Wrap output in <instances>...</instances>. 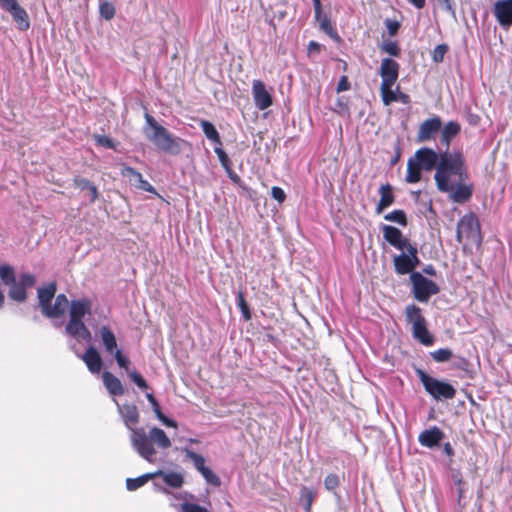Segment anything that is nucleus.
Here are the masks:
<instances>
[{"mask_svg": "<svg viewBox=\"0 0 512 512\" xmlns=\"http://www.w3.org/2000/svg\"><path fill=\"white\" fill-rule=\"evenodd\" d=\"M434 180L437 189L448 193L449 199L458 204L468 202L474 191L465 156L461 150L440 153V161L436 167Z\"/></svg>", "mask_w": 512, "mask_h": 512, "instance_id": "1", "label": "nucleus"}, {"mask_svg": "<svg viewBox=\"0 0 512 512\" xmlns=\"http://www.w3.org/2000/svg\"><path fill=\"white\" fill-rule=\"evenodd\" d=\"M117 406L125 426L131 431V444L142 458L148 462H154L156 454L154 445L160 449H167L171 446V441L163 429L153 427L147 434L144 428L135 427L140 420L139 411L135 404L119 405L117 403Z\"/></svg>", "mask_w": 512, "mask_h": 512, "instance_id": "2", "label": "nucleus"}, {"mask_svg": "<svg viewBox=\"0 0 512 512\" xmlns=\"http://www.w3.org/2000/svg\"><path fill=\"white\" fill-rule=\"evenodd\" d=\"M145 120L144 134L150 142L159 150L171 155H178L181 152L182 144L185 143V140L172 135L168 129L159 124L149 113L145 114Z\"/></svg>", "mask_w": 512, "mask_h": 512, "instance_id": "3", "label": "nucleus"}, {"mask_svg": "<svg viewBox=\"0 0 512 512\" xmlns=\"http://www.w3.org/2000/svg\"><path fill=\"white\" fill-rule=\"evenodd\" d=\"M425 391L435 400H451L456 396V389L448 382L428 375L422 369L416 370Z\"/></svg>", "mask_w": 512, "mask_h": 512, "instance_id": "4", "label": "nucleus"}, {"mask_svg": "<svg viewBox=\"0 0 512 512\" xmlns=\"http://www.w3.org/2000/svg\"><path fill=\"white\" fill-rule=\"evenodd\" d=\"M463 238L474 243H480L482 240L480 223L478 217L473 212L465 214L458 221L456 240L458 243H462Z\"/></svg>", "mask_w": 512, "mask_h": 512, "instance_id": "5", "label": "nucleus"}, {"mask_svg": "<svg viewBox=\"0 0 512 512\" xmlns=\"http://www.w3.org/2000/svg\"><path fill=\"white\" fill-rule=\"evenodd\" d=\"M410 281L413 296L421 303H427L431 296L440 292L439 286L434 281L424 277L420 272H412Z\"/></svg>", "mask_w": 512, "mask_h": 512, "instance_id": "6", "label": "nucleus"}, {"mask_svg": "<svg viewBox=\"0 0 512 512\" xmlns=\"http://www.w3.org/2000/svg\"><path fill=\"white\" fill-rule=\"evenodd\" d=\"M407 253L395 255L393 264L395 272L399 275L412 274L414 269L419 265L418 249L415 245L405 248Z\"/></svg>", "mask_w": 512, "mask_h": 512, "instance_id": "7", "label": "nucleus"}, {"mask_svg": "<svg viewBox=\"0 0 512 512\" xmlns=\"http://www.w3.org/2000/svg\"><path fill=\"white\" fill-rule=\"evenodd\" d=\"M36 279L33 274L23 273L19 276L18 281L15 280L14 283H11L10 289L8 291V296L10 299L22 303L27 299L28 288H32L35 285Z\"/></svg>", "mask_w": 512, "mask_h": 512, "instance_id": "8", "label": "nucleus"}, {"mask_svg": "<svg viewBox=\"0 0 512 512\" xmlns=\"http://www.w3.org/2000/svg\"><path fill=\"white\" fill-rule=\"evenodd\" d=\"M0 7L11 14L19 30L27 31L30 28L28 13L17 0H0Z\"/></svg>", "mask_w": 512, "mask_h": 512, "instance_id": "9", "label": "nucleus"}, {"mask_svg": "<svg viewBox=\"0 0 512 512\" xmlns=\"http://www.w3.org/2000/svg\"><path fill=\"white\" fill-rule=\"evenodd\" d=\"M442 121L439 116H434L424 120L417 132L416 140L418 143L430 141L435 138V135L441 130Z\"/></svg>", "mask_w": 512, "mask_h": 512, "instance_id": "10", "label": "nucleus"}, {"mask_svg": "<svg viewBox=\"0 0 512 512\" xmlns=\"http://www.w3.org/2000/svg\"><path fill=\"white\" fill-rule=\"evenodd\" d=\"M383 238L394 248L398 250H404L407 247L412 246L409 239L406 238L402 231L395 226L383 225L382 228Z\"/></svg>", "mask_w": 512, "mask_h": 512, "instance_id": "11", "label": "nucleus"}, {"mask_svg": "<svg viewBox=\"0 0 512 512\" xmlns=\"http://www.w3.org/2000/svg\"><path fill=\"white\" fill-rule=\"evenodd\" d=\"M493 14L504 29L512 26V0H498L494 3Z\"/></svg>", "mask_w": 512, "mask_h": 512, "instance_id": "12", "label": "nucleus"}, {"mask_svg": "<svg viewBox=\"0 0 512 512\" xmlns=\"http://www.w3.org/2000/svg\"><path fill=\"white\" fill-rule=\"evenodd\" d=\"M413 158L419 163L423 170L432 171L433 169L436 170L438 162L440 161V153L438 154L431 148L422 147L415 152Z\"/></svg>", "mask_w": 512, "mask_h": 512, "instance_id": "13", "label": "nucleus"}, {"mask_svg": "<svg viewBox=\"0 0 512 512\" xmlns=\"http://www.w3.org/2000/svg\"><path fill=\"white\" fill-rule=\"evenodd\" d=\"M252 94L255 106L259 110H265L273 103L271 94L266 90L265 84L261 80L253 81Z\"/></svg>", "mask_w": 512, "mask_h": 512, "instance_id": "14", "label": "nucleus"}, {"mask_svg": "<svg viewBox=\"0 0 512 512\" xmlns=\"http://www.w3.org/2000/svg\"><path fill=\"white\" fill-rule=\"evenodd\" d=\"M400 65L392 58H384L381 61L379 75L382 78L381 83H395L399 76Z\"/></svg>", "mask_w": 512, "mask_h": 512, "instance_id": "15", "label": "nucleus"}, {"mask_svg": "<svg viewBox=\"0 0 512 512\" xmlns=\"http://www.w3.org/2000/svg\"><path fill=\"white\" fill-rule=\"evenodd\" d=\"M444 437V432L439 427L433 426L430 429L423 430L418 436V441L424 447L434 448L440 444Z\"/></svg>", "mask_w": 512, "mask_h": 512, "instance_id": "16", "label": "nucleus"}, {"mask_svg": "<svg viewBox=\"0 0 512 512\" xmlns=\"http://www.w3.org/2000/svg\"><path fill=\"white\" fill-rule=\"evenodd\" d=\"M56 290V283L51 282L48 283L46 286L39 288L37 291L39 307L44 316L47 315V312L51 306V301L55 296Z\"/></svg>", "mask_w": 512, "mask_h": 512, "instance_id": "17", "label": "nucleus"}, {"mask_svg": "<svg viewBox=\"0 0 512 512\" xmlns=\"http://www.w3.org/2000/svg\"><path fill=\"white\" fill-rule=\"evenodd\" d=\"M81 359L91 373L97 374L101 371L103 361L99 352L94 347L87 348Z\"/></svg>", "mask_w": 512, "mask_h": 512, "instance_id": "18", "label": "nucleus"}, {"mask_svg": "<svg viewBox=\"0 0 512 512\" xmlns=\"http://www.w3.org/2000/svg\"><path fill=\"white\" fill-rule=\"evenodd\" d=\"M378 192L380 194V199L375 211L377 214H381L385 209L394 203L395 195L393 192V187L389 183L381 185Z\"/></svg>", "mask_w": 512, "mask_h": 512, "instance_id": "19", "label": "nucleus"}, {"mask_svg": "<svg viewBox=\"0 0 512 512\" xmlns=\"http://www.w3.org/2000/svg\"><path fill=\"white\" fill-rule=\"evenodd\" d=\"M92 302L88 298L73 300L70 303L69 318L83 319L86 314L91 313Z\"/></svg>", "mask_w": 512, "mask_h": 512, "instance_id": "20", "label": "nucleus"}, {"mask_svg": "<svg viewBox=\"0 0 512 512\" xmlns=\"http://www.w3.org/2000/svg\"><path fill=\"white\" fill-rule=\"evenodd\" d=\"M102 380L105 388L112 396H122L124 394V387L121 381L111 372L104 371Z\"/></svg>", "mask_w": 512, "mask_h": 512, "instance_id": "21", "label": "nucleus"}, {"mask_svg": "<svg viewBox=\"0 0 512 512\" xmlns=\"http://www.w3.org/2000/svg\"><path fill=\"white\" fill-rule=\"evenodd\" d=\"M65 329L66 332L73 337L82 336L84 339H89L91 336L89 329L83 322V319L69 318Z\"/></svg>", "mask_w": 512, "mask_h": 512, "instance_id": "22", "label": "nucleus"}, {"mask_svg": "<svg viewBox=\"0 0 512 512\" xmlns=\"http://www.w3.org/2000/svg\"><path fill=\"white\" fill-rule=\"evenodd\" d=\"M99 334L106 352L113 354L118 350L116 336L108 326H102L99 330Z\"/></svg>", "mask_w": 512, "mask_h": 512, "instance_id": "23", "label": "nucleus"}, {"mask_svg": "<svg viewBox=\"0 0 512 512\" xmlns=\"http://www.w3.org/2000/svg\"><path fill=\"white\" fill-rule=\"evenodd\" d=\"M73 185L74 187L80 189V190H87L90 196L89 202L92 204L94 203L98 197L99 192L95 184H93L91 181H89L86 178H83L81 176H76L73 178Z\"/></svg>", "mask_w": 512, "mask_h": 512, "instance_id": "24", "label": "nucleus"}, {"mask_svg": "<svg viewBox=\"0 0 512 512\" xmlns=\"http://www.w3.org/2000/svg\"><path fill=\"white\" fill-rule=\"evenodd\" d=\"M414 339L424 346H431L434 343V337L427 328V321L412 328Z\"/></svg>", "mask_w": 512, "mask_h": 512, "instance_id": "25", "label": "nucleus"}, {"mask_svg": "<svg viewBox=\"0 0 512 512\" xmlns=\"http://www.w3.org/2000/svg\"><path fill=\"white\" fill-rule=\"evenodd\" d=\"M68 305H69V301L65 294L57 295L55 298V302L53 305L50 306L46 317H48V318L61 317L65 313Z\"/></svg>", "mask_w": 512, "mask_h": 512, "instance_id": "26", "label": "nucleus"}, {"mask_svg": "<svg viewBox=\"0 0 512 512\" xmlns=\"http://www.w3.org/2000/svg\"><path fill=\"white\" fill-rule=\"evenodd\" d=\"M461 126L456 121H449L441 130V142L448 148L452 139L460 133Z\"/></svg>", "mask_w": 512, "mask_h": 512, "instance_id": "27", "label": "nucleus"}, {"mask_svg": "<svg viewBox=\"0 0 512 512\" xmlns=\"http://www.w3.org/2000/svg\"><path fill=\"white\" fill-rule=\"evenodd\" d=\"M422 167L414 158H409L407 161V173L405 181L407 183H418L422 178Z\"/></svg>", "mask_w": 512, "mask_h": 512, "instance_id": "28", "label": "nucleus"}, {"mask_svg": "<svg viewBox=\"0 0 512 512\" xmlns=\"http://www.w3.org/2000/svg\"><path fill=\"white\" fill-rule=\"evenodd\" d=\"M406 321L414 326L420 325L426 322L425 317L422 315V310L415 304H410L405 308Z\"/></svg>", "mask_w": 512, "mask_h": 512, "instance_id": "29", "label": "nucleus"}, {"mask_svg": "<svg viewBox=\"0 0 512 512\" xmlns=\"http://www.w3.org/2000/svg\"><path fill=\"white\" fill-rule=\"evenodd\" d=\"M315 18L317 21H319L320 29L325 32L330 38H332L336 42H340L341 38L339 34L337 33L336 29L333 27L330 18L322 13V10L320 11V16H316Z\"/></svg>", "mask_w": 512, "mask_h": 512, "instance_id": "30", "label": "nucleus"}, {"mask_svg": "<svg viewBox=\"0 0 512 512\" xmlns=\"http://www.w3.org/2000/svg\"><path fill=\"white\" fill-rule=\"evenodd\" d=\"M316 498V492L307 486H302L300 489L299 500L303 505L305 512H311L313 502Z\"/></svg>", "mask_w": 512, "mask_h": 512, "instance_id": "31", "label": "nucleus"}, {"mask_svg": "<svg viewBox=\"0 0 512 512\" xmlns=\"http://www.w3.org/2000/svg\"><path fill=\"white\" fill-rule=\"evenodd\" d=\"M159 474H160V472H154V473H147V474L141 475L137 478H128L126 480V488L129 491H135L138 488L145 485L150 479L157 477Z\"/></svg>", "mask_w": 512, "mask_h": 512, "instance_id": "32", "label": "nucleus"}, {"mask_svg": "<svg viewBox=\"0 0 512 512\" xmlns=\"http://www.w3.org/2000/svg\"><path fill=\"white\" fill-rule=\"evenodd\" d=\"M157 472H160V474L158 476H161L163 478V481L167 486H169L171 488H175V489L182 487V485L184 483V478L180 473H177V472L165 473L161 470H158Z\"/></svg>", "mask_w": 512, "mask_h": 512, "instance_id": "33", "label": "nucleus"}, {"mask_svg": "<svg viewBox=\"0 0 512 512\" xmlns=\"http://www.w3.org/2000/svg\"><path fill=\"white\" fill-rule=\"evenodd\" d=\"M200 126L202 128L203 133L209 140L220 146L222 145L220 135L215 126L211 122L207 120H201Z\"/></svg>", "mask_w": 512, "mask_h": 512, "instance_id": "34", "label": "nucleus"}, {"mask_svg": "<svg viewBox=\"0 0 512 512\" xmlns=\"http://www.w3.org/2000/svg\"><path fill=\"white\" fill-rule=\"evenodd\" d=\"M395 83H381L380 93L383 104L388 106L393 102H396V92L392 90Z\"/></svg>", "mask_w": 512, "mask_h": 512, "instance_id": "35", "label": "nucleus"}, {"mask_svg": "<svg viewBox=\"0 0 512 512\" xmlns=\"http://www.w3.org/2000/svg\"><path fill=\"white\" fill-rule=\"evenodd\" d=\"M183 452L185 453L186 457L193 462L194 467L199 473H201L204 469L207 468V466L205 465V458L202 455L188 448H184Z\"/></svg>", "mask_w": 512, "mask_h": 512, "instance_id": "36", "label": "nucleus"}, {"mask_svg": "<svg viewBox=\"0 0 512 512\" xmlns=\"http://www.w3.org/2000/svg\"><path fill=\"white\" fill-rule=\"evenodd\" d=\"M386 221L395 222L400 226L406 227L408 225L407 216L404 210L397 209L384 215Z\"/></svg>", "mask_w": 512, "mask_h": 512, "instance_id": "37", "label": "nucleus"}, {"mask_svg": "<svg viewBox=\"0 0 512 512\" xmlns=\"http://www.w3.org/2000/svg\"><path fill=\"white\" fill-rule=\"evenodd\" d=\"M452 366L454 369L460 370V371L464 372L467 376L472 377V374H473L472 364L467 358H465L463 356L455 357V360H454Z\"/></svg>", "mask_w": 512, "mask_h": 512, "instance_id": "38", "label": "nucleus"}, {"mask_svg": "<svg viewBox=\"0 0 512 512\" xmlns=\"http://www.w3.org/2000/svg\"><path fill=\"white\" fill-rule=\"evenodd\" d=\"M0 279L4 285L9 286L16 280L15 270L10 265L0 266Z\"/></svg>", "mask_w": 512, "mask_h": 512, "instance_id": "39", "label": "nucleus"}, {"mask_svg": "<svg viewBox=\"0 0 512 512\" xmlns=\"http://www.w3.org/2000/svg\"><path fill=\"white\" fill-rule=\"evenodd\" d=\"M237 306H238L239 310L241 311L244 320L245 321L251 320L252 313H251L249 304L245 300V296L242 291H239L237 293Z\"/></svg>", "mask_w": 512, "mask_h": 512, "instance_id": "40", "label": "nucleus"}, {"mask_svg": "<svg viewBox=\"0 0 512 512\" xmlns=\"http://www.w3.org/2000/svg\"><path fill=\"white\" fill-rule=\"evenodd\" d=\"M430 356L435 362L444 363L452 358L453 353L452 350L449 348H440L438 350L430 352Z\"/></svg>", "mask_w": 512, "mask_h": 512, "instance_id": "41", "label": "nucleus"}, {"mask_svg": "<svg viewBox=\"0 0 512 512\" xmlns=\"http://www.w3.org/2000/svg\"><path fill=\"white\" fill-rule=\"evenodd\" d=\"M121 175L125 178H128V180L133 185H135L137 181H139L143 177L139 171L124 164H122Z\"/></svg>", "mask_w": 512, "mask_h": 512, "instance_id": "42", "label": "nucleus"}, {"mask_svg": "<svg viewBox=\"0 0 512 512\" xmlns=\"http://www.w3.org/2000/svg\"><path fill=\"white\" fill-rule=\"evenodd\" d=\"M99 12L105 20H111L115 16L116 10L113 3L104 1L100 3Z\"/></svg>", "mask_w": 512, "mask_h": 512, "instance_id": "43", "label": "nucleus"}, {"mask_svg": "<svg viewBox=\"0 0 512 512\" xmlns=\"http://www.w3.org/2000/svg\"><path fill=\"white\" fill-rule=\"evenodd\" d=\"M380 49L382 52L394 57H398L401 54V49L396 41H386L380 46Z\"/></svg>", "mask_w": 512, "mask_h": 512, "instance_id": "44", "label": "nucleus"}, {"mask_svg": "<svg viewBox=\"0 0 512 512\" xmlns=\"http://www.w3.org/2000/svg\"><path fill=\"white\" fill-rule=\"evenodd\" d=\"M340 486L339 476L335 473H329L324 479V487L328 491H334Z\"/></svg>", "mask_w": 512, "mask_h": 512, "instance_id": "45", "label": "nucleus"}, {"mask_svg": "<svg viewBox=\"0 0 512 512\" xmlns=\"http://www.w3.org/2000/svg\"><path fill=\"white\" fill-rule=\"evenodd\" d=\"M449 47L447 44L437 45L432 52V60L435 63H441L444 60L445 54L448 52Z\"/></svg>", "mask_w": 512, "mask_h": 512, "instance_id": "46", "label": "nucleus"}, {"mask_svg": "<svg viewBox=\"0 0 512 512\" xmlns=\"http://www.w3.org/2000/svg\"><path fill=\"white\" fill-rule=\"evenodd\" d=\"M214 152L218 156V159H219L222 167L226 171H230L232 162H231L230 158L228 157V155L226 154V152L221 147H215Z\"/></svg>", "mask_w": 512, "mask_h": 512, "instance_id": "47", "label": "nucleus"}, {"mask_svg": "<svg viewBox=\"0 0 512 512\" xmlns=\"http://www.w3.org/2000/svg\"><path fill=\"white\" fill-rule=\"evenodd\" d=\"M200 474L203 476L207 483L216 487L221 485L220 478L210 468L207 467Z\"/></svg>", "mask_w": 512, "mask_h": 512, "instance_id": "48", "label": "nucleus"}, {"mask_svg": "<svg viewBox=\"0 0 512 512\" xmlns=\"http://www.w3.org/2000/svg\"><path fill=\"white\" fill-rule=\"evenodd\" d=\"M94 139H95L96 144L99 146L109 148V149H116L115 143L108 136L94 135Z\"/></svg>", "mask_w": 512, "mask_h": 512, "instance_id": "49", "label": "nucleus"}, {"mask_svg": "<svg viewBox=\"0 0 512 512\" xmlns=\"http://www.w3.org/2000/svg\"><path fill=\"white\" fill-rule=\"evenodd\" d=\"M287 16V11L285 9L277 10L273 12V15L268 20L269 24L276 29V22H281Z\"/></svg>", "mask_w": 512, "mask_h": 512, "instance_id": "50", "label": "nucleus"}, {"mask_svg": "<svg viewBox=\"0 0 512 512\" xmlns=\"http://www.w3.org/2000/svg\"><path fill=\"white\" fill-rule=\"evenodd\" d=\"M115 360L120 368L128 370L130 360L122 353L121 350H116L114 353Z\"/></svg>", "mask_w": 512, "mask_h": 512, "instance_id": "51", "label": "nucleus"}, {"mask_svg": "<svg viewBox=\"0 0 512 512\" xmlns=\"http://www.w3.org/2000/svg\"><path fill=\"white\" fill-rule=\"evenodd\" d=\"M130 379L141 389H147L148 385L146 380L137 371L129 372Z\"/></svg>", "mask_w": 512, "mask_h": 512, "instance_id": "52", "label": "nucleus"}, {"mask_svg": "<svg viewBox=\"0 0 512 512\" xmlns=\"http://www.w3.org/2000/svg\"><path fill=\"white\" fill-rule=\"evenodd\" d=\"M384 23L391 37L395 36L401 27L397 20L386 19Z\"/></svg>", "mask_w": 512, "mask_h": 512, "instance_id": "53", "label": "nucleus"}, {"mask_svg": "<svg viewBox=\"0 0 512 512\" xmlns=\"http://www.w3.org/2000/svg\"><path fill=\"white\" fill-rule=\"evenodd\" d=\"M182 512H208L205 507H202L195 503H183L181 505Z\"/></svg>", "mask_w": 512, "mask_h": 512, "instance_id": "54", "label": "nucleus"}, {"mask_svg": "<svg viewBox=\"0 0 512 512\" xmlns=\"http://www.w3.org/2000/svg\"><path fill=\"white\" fill-rule=\"evenodd\" d=\"M271 196L280 204L286 200V194L281 187L274 186L271 189Z\"/></svg>", "mask_w": 512, "mask_h": 512, "instance_id": "55", "label": "nucleus"}, {"mask_svg": "<svg viewBox=\"0 0 512 512\" xmlns=\"http://www.w3.org/2000/svg\"><path fill=\"white\" fill-rule=\"evenodd\" d=\"M134 186L140 190L157 194L155 188L147 180L143 179V177L139 181H137V183Z\"/></svg>", "mask_w": 512, "mask_h": 512, "instance_id": "56", "label": "nucleus"}, {"mask_svg": "<svg viewBox=\"0 0 512 512\" xmlns=\"http://www.w3.org/2000/svg\"><path fill=\"white\" fill-rule=\"evenodd\" d=\"M146 398H147V400L149 401V403L151 404L152 409H153V411H154V413H155L156 417H160V416H162L161 407H160V405H159V403H158L157 399L154 397V395H153V394H151V393H147V394H146Z\"/></svg>", "mask_w": 512, "mask_h": 512, "instance_id": "57", "label": "nucleus"}, {"mask_svg": "<svg viewBox=\"0 0 512 512\" xmlns=\"http://www.w3.org/2000/svg\"><path fill=\"white\" fill-rule=\"evenodd\" d=\"M350 89V82L348 80V77L343 75L341 76L338 85H337V92H343Z\"/></svg>", "mask_w": 512, "mask_h": 512, "instance_id": "58", "label": "nucleus"}, {"mask_svg": "<svg viewBox=\"0 0 512 512\" xmlns=\"http://www.w3.org/2000/svg\"><path fill=\"white\" fill-rule=\"evenodd\" d=\"M438 4L445 9L447 12L452 14L455 13L454 5L452 0H436Z\"/></svg>", "mask_w": 512, "mask_h": 512, "instance_id": "59", "label": "nucleus"}, {"mask_svg": "<svg viewBox=\"0 0 512 512\" xmlns=\"http://www.w3.org/2000/svg\"><path fill=\"white\" fill-rule=\"evenodd\" d=\"M396 102H401L403 104H409L411 102V99L408 94L398 91L396 93Z\"/></svg>", "mask_w": 512, "mask_h": 512, "instance_id": "60", "label": "nucleus"}, {"mask_svg": "<svg viewBox=\"0 0 512 512\" xmlns=\"http://www.w3.org/2000/svg\"><path fill=\"white\" fill-rule=\"evenodd\" d=\"M164 425L168 426V427H173V428H176L177 427V423L174 421V420H171L169 418H167L163 413H162V416L160 417H157Z\"/></svg>", "mask_w": 512, "mask_h": 512, "instance_id": "61", "label": "nucleus"}, {"mask_svg": "<svg viewBox=\"0 0 512 512\" xmlns=\"http://www.w3.org/2000/svg\"><path fill=\"white\" fill-rule=\"evenodd\" d=\"M423 273L429 276H436L437 271L433 265H427L423 268Z\"/></svg>", "mask_w": 512, "mask_h": 512, "instance_id": "62", "label": "nucleus"}, {"mask_svg": "<svg viewBox=\"0 0 512 512\" xmlns=\"http://www.w3.org/2000/svg\"><path fill=\"white\" fill-rule=\"evenodd\" d=\"M321 50V45L315 41H310L308 44L309 52H319Z\"/></svg>", "mask_w": 512, "mask_h": 512, "instance_id": "63", "label": "nucleus"}, {"mask_svg": "<svg viewBox=\"0 0 512 512\" xmlns=\"http://www.w3.org/2000/svg\"><path fill=\"white\" fill-rule=\"evenodd\" d=\"M411 4H413L417 9H422L425 7L426 0H408Z\"/></svg>", "mask_w": 512, "mask_h": 512, "instance_id": "64", "label": "nucleus"}]
</instances>
